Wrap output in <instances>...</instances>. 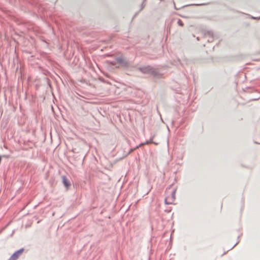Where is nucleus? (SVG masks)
I'll return each instance as SVG.
<instances>
[{"mask_svg": "<svg viewBox=\"0 0 260 260\" xmlns=\"http://www.w3.org/2000/svg\"><path fill=\"white\" fill-rule=\"evenodd\" d=\"M176 189L173 187H169L166 190V197L165 203L166 204H174L175 200Z\"/></svg>", "mask_w": 260, "mask_h": 260, "instance_id": "obj_1", "label": "nucleus"}, {"mask_svg": "<svg viewBox=\"0 0 260 260\" xmlns=\"http://www.w3.org/2000/svg\"><path fill=\"white\" fill-rule=\"evenodd\" d=\"M23 252V249H21L15 252L10 257L12 260H16Z\"/></svg>", "mask_w": 260, "mask_h": 260, "instance_id": "obj_2", "label": "nucleus"}, {"mask_svg": "<svg viewBox=\"0 0 260 260\" xmlns=\"http://www.w3.org/2000/svg\"><path fill=\"white\" fill-rule=\"evenodd\" d=\"M62 181H63V183L64 184V185L67 187V188L68 189L69 188V187L70 186V182H69V181L67 180V178L66 177V176H62Z\"/></svg>", "mask_w": 260, "mask_h": 260, "instance_id": "obj_3", "label": "nucleus"}, {"mask_svg": "<svg viewBox=\"0 0 260 260\" xmlns=\"http://www.w3.org/2000/svg\"><path fill=\"white\" fill-rule=\"evenodd\" d=\"M152 139H153V138H151L149 141H146V142H145V145H147V144H149L150 143H154L155 145H157V143L153 142Z\"/></svg>", "mask_w": 260, "mask_h": 260, "instance_id": "obj_4", "label": "nucleus"}, {"mask_svg": "<svg viewBox=\"0 0 260 260\" xmlns=\"http://www.w3.org/2000/svg\"><path fill=\"white\" fill-rule=\"evenodd\" d=\"M178 24L180 26H183V23L182 21L181 20H179L178 21Z\"/></svg>", "mask_w": 260, "mask_h": 260, "instance_id": "obj_5", "label": "nucleus"}, {"mask_svg": "<svg viewBox=\"0 0 260 260\" xmlns=\"http://www.w3.org/2000/svg\"><path fill=\"white\" fill-rule=\"evenodd\" d=\"M144 145H145V143H141L139 146H137L134 149H136L138 148L139 147H141L142 146H143Z\"/></svg>", "mask_w": 260, "mask_h": 260, "instance_id": "obj_6", "label": "nucleus"}]
</instances>
